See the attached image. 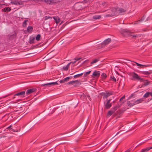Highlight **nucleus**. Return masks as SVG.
<instances>
[{"label":"nucleus","mask_w":152,"mask_h":152,"mask_svg":"<svg viewBox=\"0 0 152 152\" xmlns=\"http://www.w3.org/2000/svg\"><path fill=\"white\" fill-rule=\"evenodd\" d=\"M134 32H132L127 30L126 29H123L121 33L124 36H132V38L133 37H140L141 35L140 34H133Z\"/></svg>","instance_id":"nucleus-1"},{"label":"nucleus","mask_w":152,"mask_h":152,"mask_svg":"<svg viewBox=\"0 0 152 152\" xmlns=\"http://www.w3.org/2000/svg\"><path fill=\"white\" fill-rule=\"evenodd\" d=\"M111 100V99H107V101L106 103L104 102L105 109H109L112 106V103H110Z\"/></svg>","instance_id":"nucleus-2"},{"label":"nucleus","mask_w":152,"mask_h":152,"mask_svg":"<svg viewBox=\"0 0 152 152\" xmlns=\"http://www.w3.org/2000/svg\"><path fill=\"white\" fill-rule=\"evenodd\" d=\"M131 75L133 77L134 79H136L137 80H140V81H142L143 80L142 78L140 77L137 74L134 72H133L132 74Z\"/></svg>","instance_id":"nucleus-3"},{"label":"nucleus","mask_w":152,"mask_h":152,"mask_svg":"<svg viewBox=\"0 0 152 152\" xmlns=\"http://www.w3.org/2000/svg\"><path fill=\"white\" fill-rule=\"evenodd\" d=\"M42 1L45 2L47 4H55L59 2L57 0H42Z\"/></svg>","instance_id":"nucleus-4"},{"label":"nucleus","mask_w":152,"mask_h":152,"mask_svg":"<svg viewBox=\"0 0 152 152\" xmlns=\"http://www.w3.org/2000/svg\"><path fill=\"white\" fill-rule=\"evenodd\" d=\"M25 91H23L15 94L14 96H20V97H23L25 96Z\"/></svg>","instance_id":"nucleus-5"},{"label":"nucleus","mask_w":152,"mask_h":152,"mask_svg":"<svg viewBox=\"0 0 152 152\" xmlns=\"http://www.w3.org/2000/svg\"><path fill=\"white\" fill-rule=\"evenodd\" d=\"M37 90V89L35 88L28 89L26 91V94L27 95H28L36 91Z\"/></svg>","instance_id":"nucleus-6"},{"label":"nucleus","mask_w":152,"mask_h":152,"mask_svg":"<svg viewBox=\"0 0 152 152\" xmlns=\"http://www.w3.org/2000/svg\"><path fill=\"white\" fill-rule=\"evenodd\" d=\"M114 10L115 11L114 12L113 14L112 15V16L116 14V11H118V13H119L124 12L126 11L125 10L122 8H120L118 10H117L116 9H114Z\"/></svg>","instance_id":"nucleus-7"},{"label":"nucleus","mask_w":152,"mask_h":152,"mask_svg":"<svg viewBox=\"0 0 152 152\" xmlns=\"http://www.w3.org/2000/svg\"><path fill=\"white\" fill-rule=\"evenodd\" d=\"M113 94V91H110L109 92H106L105 93H104L103 94V95H104V97L105 98H107L108 97L112 95Z\"/></svg>","instance_id":"nucleus-8"},{"label":"nucleus","mask_w":152,"mask_h":152,"mask_svg":"<svg viewBox=\"0 0 152 152\" xmlns=\"http://www.w3.org/2000/svg\"><path fill=\"white\" fill-rule=\"evenodd\" d=\"M111 41V39L110 38H108L104 40V41L102 43V45H107L110 43Z\"/></svg>","instance_id":"nucleus-9"},{"label":"nucleus","mask_w":152,"mask_h":152,"mask_svg":"<svg viewBox=\"0 0 152 152\" xmlns=\"http://www.w3.org/2000/svg\"><path fill=\"white\" fill-rule=\"evenodd\" d=\"M100 75V72L99 71H95L93 73L92 76H94L97 77H99Z\"/></svg>","instance_id":"nucleus-10"},{"label":"nucleus","mask_w":152,"mask_h":152,"mask_svg":"<svg viewBox=\"0 0 152 152\" xmlns=\"http://www.w3.org/2000/svg\"><path fill=\"white\" fill-rule=\"evenodd\" d=\"M70 64L71 63H69L66 66H63L62 68V70L65 71H67L68 69L69 66L70 65Z\"/></svg>","instance_id":"nucleus-11"},{"label":"nucleus","mask_w":152,"mask_h":152,"mask_svg":"<svg viewBox=\"0 0 152 152\" xmlns=\"http://www.w3.org/2000/svg\"><path fill=\"white\" fill-rule=\"evenodd\" d=\"M101 18V15H95L92 16L93 19L94 20L99 19Z\"/></svg>","instance_id":"nucleus-12"},{"label":"nucleus","mask_w":152,"mask_h":152,"mask_svg":"<svg viewBox=\"0 0 152 152\" xmlns=\"http://www.w3.org/2000/svg\"><path fill=\"white\" fill-rule=\"evenodd\" d=\"M143 101V100L142 98L139 99L134 102L135 104H138L141 103Z\"/></svg>","instance_id":"nucleus-13"},{"label":"nucleus","mask_w":152,"mask_h":152,"mask_svg":"<svg viewBox=\"0 0 152 152\" xmlns=\"http://www.w3.org/2000/svg\"><path fill=\"white\" fill-rule=\"evenodd\" d=\"M119 106H116L112 107L110 110L113 113L117 110L118 108L119 107Z\"/></svg>","instance_id":"nucleus-14"},{"label":"nucleus","mask_w":152,"mask_h":152,"mask_svg":"<svg viewBox=\"0 0 152 152\" xmlns=\"http://www.w3.org/2000/svg\"><path fill=\"white\" fill-rule=\"evenodd\" d=\"M119 106H116L112 107L110 110L113 113L117 110L118 108L119 107Z\"/></svg>","instance_id":"nucleus-15"},{"label":"nucleus","mask_w":152,"mask_h":152,"mask_svg":"<svg viewBox=\"0 0 152 152\" xmlns=\"http://www.w3.org/2000/svg\"><path fill=\"white\" fill-rule=\"evenodd\" d=\"M33 29V28L32 26H28L27 28V31L30 33L31 32Z\"/></svg>","instance_id":"nucleus-16"},{"label":"nucleus","mask_w":152,"mask_h":152,"mask_svg":"<svg viewBox=\"0 0 152 152\" xmlns=\"http://www.w3.org/2000/svg\"><path fill=\"white\" fill-rule=\"evenodd\" d=\"M11 10V8L9 7H6L3 9V11L5 12H10Z\"/></svg>","instance_id":"nucleus-17"},{"label":"nucleus","mask_w":152,"mask_h":152,"mask_svg":"<svg viewBox=\"0 0 152 152\" xmlns=\"http://www.w3.org/2000/svg\"><path fill=\"white\" fill-rule=\"evenodd\" d=\"M53 18L55 21L56 23H58L60 21V20L59 18L58 17H54Z\"/></svg>","instance_id":"nucleus-18"},{"label":"nucleus","mask_w":152,"mask_h":152,"mask_svg":"<svg viewBox=\"0 0 152 152\" xmlns=\"http://www.w3.org/2000/svg\"><path fill=\"white\" fill-rule=\"evenodd\" d=\"M11 127H12V125H11L10 126L8 127L7 128V129H9L10 132L12 131V132H18V131H15L14 129L11 128Z\"/></svg>","instance_id":"nucleus-19"},{"label":"nucleus","mask_w":152,"mask_h":152,"mask_svg":"<svg viewBox=\"0 0 152 152\" xmlns=\"http://www.w3.org/2000/svg\"><path fill=\"white\" fill-rule=\"evenodd\" d=\"M14 4H15L16 5H21L22 4V1H15L14 2Z\"/></svg>","instance_id":"nucleus-20"},{"label":"nucleus","mask_w":152,"mask_h":152,"mask_svg":"<svg viewBox=\"0 0 152 152\" xmlns=\"http://www.w3.org/2000/svg\"><path fill=\"white\" fill-rule=\"evenodd\" d=\"M151 94V92H146L143 96V97L144 98H148L150 95V94Z\"/></svg>","instance_id":"nucleus-21"},{"label":"nucleus","mask_w":152,"mask_h":152,"mask_svg":"<svg viewBox=\"0 0 152 152\" xmlns=\"http://www.w3.org/2000/svg\"><path fill=\"white\" fill-rule=\"evenodd\" d=\"M35 40V37H33L32 38H30L29 41V42L30 44H33L34 43V42Z\"/></svg>","instance_id":"nucleus-22"},{"label":"nucleus","mask_w":152,"mask_h":152,"mask_svg":"<svg viewBox=\"0 0 152 152\" xmlns=\"http://www.w3.org/2000/svg\"><path fill=\"white\" fill-rule=\"evenodd\" d=\"M48 86H51L56 85L58 84L57 82H53L52 83H48Z\"/></svg>","instance_id":"nucleus-23"},{"label":"nucleus","mask_w":152,"mask_h":152,"mask_svg":"<svg viewBox=\"0 0 152 152\" xmlns=\"http://www.w3.org/2000/svg\"><path fill=\"white\" fill-rule=\"evenodd\" d=\"M127 104L128 106H129L130 107H131L134 105L135 104L134 103H131L130 101H129L127 102Z\"/></svg>","instance_id":"nucleus-24"},{"label":"nucleus","mask_w":152,"mask_h":152,"mask_svg":"<svg viewBox=\"0 0 152 152\" xmlns=\"http://www.w3.org/2000/svg\"><path fill=\"white\" fill-rule=\"evenodd\" d=\"M83 73H81L80 74H77L74 75L73 77L75 78H78L80 76L82 75H83Z\"/></svg>","instance_id":"nucleus-25"},{"label":"nucleus","mask_w":152,"mask_h":152,"mask_svg":"<svg viewBox=\"0 0 152 152\" xmlns=\"http://www.w3.org/2000/svg\"><path fill=\"white\" fill-rule=\"evenodd\" d=\"M28 21V20H25L24 21L23 23V27H26V25H27L26 22H27Z\"/></svg>","instance_id":"nucleus-26"},{"label":"nucleus","mask_w":152,"mask_h":152,"mask_svg":"<svg viewBox=\"0 0 152 152\" xmlns=\"http://www.w3.org/2000/svg\"><path fill=\"white\" fill-rule=\"evenodd\" d=\"M99 61V59H95L91 63V65L93 64H94L95 63L97 62L98 61Z\"/></svg>","instance_id":"nucleus-27"},{"label":"nucleus","mask_w":152,"mask_h":152,"mask_svg":"<svg viewBox=\"0 0 152 152\" xmlns=\"http://www.w3.org/2000/svg\"><path fill=\"white\" fill-rule=\"evenodd\" d=\"M149 151L148 148H147L142 149L141 152H147Z\"/></svg>","instance_id":"nucleus-28"},{"label":"nucleus","mask_w":152,"mask_h":152,"mask_svg":"<svg viewBox=\"0 0 152 152\" xmlns=\"http://www.w3.org/2000/svg\"><path fill=\"white\" fill-rule=\"evenodd\" d=\"M41 36L40 34H38L36 38V39L37 41H39L40 39Z\"/></svg>","instance_id":"nucleus-29"},{"label":"nucleus","mask_w":152,"mask_h":152,"mask_svg":"<svg viewBox=\"0 0 152 152\" xmlns=\"http://www.w3.org/2000/svg\"><path fill=\"white\" fill-rule=\"evenodd\" d=\"M101 76L102 77V79H105L107 77V75H106V74L104 73H103L102 74V75H101Z\"/></svg>","instance_id":"nucleus-30"},{"label":"nucleus","mask_w":152,"mask_h":152,"mask_svg":"<svg viewBox=\"0 0 152 152\" xmlns=\"http://www.w3.org/2000/svg\"><path fill=\"white\" fill-rule=\"evenodd\" d=\"M91 72V71H90L88 72H86L84 73V77H85L87 76V75H89L90 72Z\"/></svg>","instance_id":"nucleus-31"},{"label":"nucleus","mask_w":152,"mask_h":152,"mask_svg":"<svg viewBox=\"0 0 152 152\" xmlns=\"http://www.w3.org/2000/svg\"><path fill=\"white\" fill-rule=\"evenodd\" d=\"M134 62L135 63H136V65L137 66H146L145 65H142V64H139L137 63L136 62Z\"/></svg>","instance_id":"nucleus-32"},{"label":"nucleus","mask_w":152,"mask_h":152,"mask_svg":"<svg viewBox=\"0 0 152 152\" xmlns=\"http://www.w3.org/2000/svg\"><path fill=\"white\" fill-rule=\"evenodd\" d=\"M142 74L145 75H149L150 74V73L148 71H145L142 72Z\"/></svg>","instance_id":"nucleus-33"},{"label":"nucleus","mask_w":152,"mask_h":152,"mask_svg":"<svg viewBox=\"0 0 152 152\" xmlns=\"http://www.w3.org/2000/svg\"><path fill=\"white\" fill-rule=\"evenodd\" d=\"M113 113L111 112V111L110 110V111H108L107 113V115L109 116H111L113 114Z\"/></svg>","instance_id":"nucleus-34"},{"label":"nucleus","mask_w":152,"mask_h":152,"mask_svg":"<svg viewBox=\"0 0 152 152\" xmlns=\"http://www.w3.org/2000/svg\"><path fill=\"white\" fill-rule=\"evenodd\" d=\"M66 82L65 79H64L62 80H60L59 81L60 83H64Z\"/></svg>","instance_id":"nucleus-35"},{"label":"nucleus","mask_w":152,"mask_h":152,"mask_svg":"<svg viewBox=\"0 0 152 152\" xmlns=\"http://www.w3.org/2000/svg\"><path fill=\"white\" fill-rule=\"evenodd\" d=\"M50 18H52L51 17L49 16H46L45 17V20H46Z\"/></svg>","instance_id":"nucleus-36"},{"label":"nucleus","mask_w":152,"mask_h":152,"mask_svg":"<svg viewBox=\"0 0 152 152\" xmlns=\"http://www.w3.org/2000/svg\"><path fill=\"white\" fill-rule=\"evenodd\" d=\"M111 78L113 79V80L115 82L116 81V78L115 77H114L113 76L112 77V76H111Z\"/></svg>","instance_id":"nucleus-37"},{"label":"nucleus","mask_w":152,"mask_h":152,"mask_svg":"<svg viewBox=\"0 0 152 152\" xmlns=\"http://www.w3.org/2000/svg\"><path fill=\"white\" fill-rule=\"evenodd\" d=\"M71 77H66L64 79H65L66 82H67V81H68L69 80L70 78Z\"/></svg>","instance_id":"nucleus-38"},{"label":"nucleus","mask_w":152,"mask_h":152,"mask_svg":"<svg viewBox=\"0 0 152 152\" xmlns=\"http://www.w3.org/2000/svg\"><path fill=\"white\" fill-rule=\"evenodd\" d=\"M74 83H76V84H78L80 83V82L78 80L73 81Z\"/></svg>","instance_id":"nucleus-39"},{"label":"nucleus","mask_w":152,"mask_h":152,"mask_svg":"<svg viewBox=\"0 0 152 152\" xmlns=\"http://www.w3.org/2000/svg\"><path fill=\"white\" fill-rule=\"evenodd\" d=\"M16 33L14 34L13 35H11L10 37H12V38H14L16 37Z\"/></svg>","instance_id":"nucleus-40"},{"label":"nucleus","mask_w":152,"mask_h":152,"mask_svg":"<svg viewBox=\"0 0 152 152\" xmlns=\"http://www.w3.org/2000/svg\"><path fill=\"white\" fill-rule=\"evenodd\" d=\"M74 82H73V81H72L70 82H68L67 84L69 85H73L74 84Z\"/></svg>","instance_id":"nucleus-41"},{"label":"nucleus","mask_w":152,"mask_h":152,"mask_svg":"<svg viewBox=\"0 0 152 152\" xmlns=\"http://www.w3.org/2000/svg\"><path fill=\"white\" fill-rule=\"evenodd\" d=\"M125 97V95H124L119 100L120 101H121L123 99H124Z\"/></svg>","instance_id":"nucleus-42"},{"label":"nucleus","mask_w":152,"mask_h":152,"mask_svg":"<svg viewBox=\"0 0 152 152\" xmlns=\"http://www.w3.org/2000/svg\"><path fill=\"white\" fill-rule=\"evenodd\" d=\"M81 58H75L74 60H75L76 61H77L80 60Z\"/></svg>","instance_id":"nucleus-43"},{"label":"nucleus","mask_w":152,"mask_h":152,"mask_svg":"<svg viewBox=\"0 0 152 152\" xmlns=\"http://www.w3.org/2000/svg\"><path fill=\"white\" fill-rule=\"evenodd\" d=\"M48 86V83H46V84H43L42 85V86Z\"/></svg>","instance_id":"nucleus-44"},{"label":"nucleus","mask_w":152,"mask_h":152,"mask_svg":"<svg viewBox=\"0 0 152 152\" xmlns=\"http://www.w3.org/2000/svg\"><path fill=\"white\" fill-rule=\"evenodd\" d=\"M144 20V16H143L141 18V19L139 20V21H142Z\"/></svg>","instance_id":"nucleus-45"},{"label":"nucleus","mask_w":152,"mask_h":152,"mask_svg":"<svg viewBox=\"0 0 152 152\" xmlns=\"http://www.w3.org/2000/svg\"><path fill=\"white\" fill-rule=\"evenodd\" d=\"M134 96V94H132L129 97V99L131 98Z\"/></svg>","instance_id":"nucleus-46"},{"label":"nucleus","mask_w":152,"mask_h":152,"mask_svg":"<svg viewBox=\"0 0 152 152\" xmlns=\"http://www.w3.org/2000/svg\"><path fill=\"white\" fill-rule=\"evenodd\" d=\"M76 61L75 60H74V61H72L71 62H70V63H72L73 64H75V63Z\"/></svg>","instance_id":"nucleus-47"},{"label":"nucleus","mask_w":152,"mask_h":152,"mask_svg":"<svg viewBox=\"0 0 152 152\" xmlns=\"http://www.w3.org/2000/svg\"><path fill=\"white\" fill-rule=\"evenodd\" d=\"M149 149V150H150L151 149H152V147H148Z\"/></svg>","instance_id":"nucleus-48"},{"label":"nucleus","mask_w":152,"mask_h":152,"mask_svg":"<svg viewBox=\"0 0 152 152\" xmlns=\"http://www.w3.org/2000/svg\"><path fill=\"white\" fill-rule=\"evenodd\" d=\"M125 152H130V150H127Z\"/></svg>","instance_id":"nucleus-49"},{"label":"nucleus","mask_w":152,"mask_h":152,"mask_svg":"<svg viewBox=\"0 0 152 152\" xmlns=\"http://www.w3.org/2000/svg\"><path fill=\"white\" fill-rule=\"evenodd\" d=\"M8 95H6L5 96H4V98H5L6 97H7V96Z\"/></svg>","instance_id":"nucleus-50"},{"label":"nucleus","mask_w":152,"mask_h":152,"mask_svg":"<svg viewBox=\"0 0 152 152\" xmlns=\"http://www.w3.org/2000/svg\"><path fill=\"white\" fill-rule=\"evenodd\" d=\"M116 102L115 101H113V103H115V102Z\"/></svg>","instance_id":"nucleus-51"},{"label":"nucleus","mask_w":152,"mask_h":152,"mask_svg":"<svg viewBox=\"0 0 152 152\" xmlns=\"http://www.w3.org/2000/svg\"><path fill=\"white\" fill-rule=\"evenodd\" d=\"M150 95L152 97V93H151V94H150Z\"/></svg>","instance_id":"nucleus-52"},{"label":"nucleus","mask_w":152,"mask_h":152,"mask_svg":"<svg viewBox=\"0 0 152 152\" xmlns=\"http://www.w3.org/2000/svg\"><path fill=\"white\" fill-rule=\"evenodd\" d=\"M15 96H14V97H13V99H14V98H15Z\"/></svg>","instance_id":"nucleus-53"},{"label":"nucleus","mask_w":152,"mask_h":152,"mask_svg":"<svg viewBox=\"0 0 152 152\" xmlns=\"http://www.w3.org/2000/svg\"><path fill=\"white\" fill-rule=\"evenodd\" d=\"M109 15H108L107 16H109Z\"/></svg>","instance_id":"nucleus-54"},{"label":"nucleus","mask_w":152,"mask_h":152,"mask_svg":"<svg viewBox=\"0 0 152 152\" xmlns=\"http://www.w3.org/2000/svg\"><path fill=\"white\" fill-rule=\"evenodd\" d=\"M16 152H18V151H17Z\"/></svg>","instance_id":"nucleus-55"}]
</instances>
